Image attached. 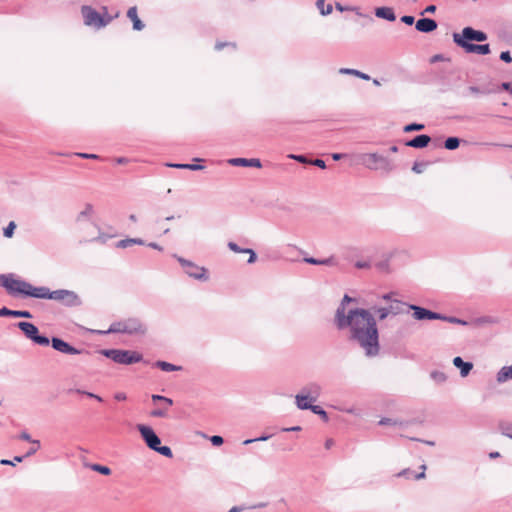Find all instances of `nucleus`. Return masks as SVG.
Instances as JSON below:
<instances>
[{"label": "nucleus", "instance_id": "f3484780", "mask_svg": "<svg viewBox=\"0 0 512 512\" xmlns=\"http://www.w3.org/2000/svg\"><path fill=\"white\" fill-rule=\"evenodd\" d=\"M416 30L422 33H430L437 28V22L431 18H421L416 22Z\"/></svg>", "mask_w": 512, "mask_h": 512}, {"label": "nucleus", "instance_id": "3c124183", "mask_svg": "<svg viewBox=\"0 0 512 512\" xmlns=\"http://www.w3.org/2000/svg\"><path fill=\"white\" fill-rule=\"evenodd\" d=\"M289 158L294 159L303 164H309L311 160H308L304 155H289Z\"/></svg>", "mask_w": 512, "mask_h": 512}, {"label": "nucleus", "instance_id": "79ce46f5", "mask_svg": "<svg viewBox=\"0 0 512 512\" xmlns=\"http://www.w3.org/2000/svg\"><path fill=\"white\" fill-rule=\"evenodd\" d=\"M379 425H399V426H405L406 423L402 422V421H397V420H394V419H391V418H382L380 421H379Z\"/></svg>", "mask_w": 512, "mask_h": 512}, {"label": "nucleus", "instance_id": "1a4fd4ad", "mask_svg": "<svg viewBox=\"0 0 512 512\" xmlns=\"http://www.w3.org/2000/svg\"><path fill=\"white\" fill-rule=\"evenodd\" d=\"M461 40L470 42V41H477V42H483L487 40V34L483 31L475 30L472 27H465L462 30V33H453V41L460 46Z\"/></svg>", "mask_w": 512, "mask_h": 512}, {"label": "nucleus", "instance_id": "4be33fe9", "mask_svg": "<svg viewBox=\"0 0 512 512\" xmlns=\"http://www.w3.org/2000/svg\"><path fill=\"white\" fill-rule=\"evenodd\" d=\"M375 15L390 22L396 20V15L391 7H378L375 9Z\"/></svg>", "mask_w": 512, "mask_h": 512}, {"label": "nucleus", "instance_id": "c756f323", "mask_svg": "<svg viewBox=\"0 0 512 512\" xmlns=\"http://www.w3.org/2000/svg\"><path fill=\"white\" fill-rule=\"evenodd\" d=\"M169 167L177 168V169H188V170H202L204 166L198 165V164H181V163H174V164H167Z\"/></svg>", "mask_w": 512, "mask_h": 512}, {"label": "nucleus", "instance_id": "9b49d317", "mask_svg": "<svg viewBox=\"0 0 512 512\" xmlns=\"http://www.w3.org/2000/svg\"><path fill=\"white\" fill-rule=\"evenodd\" d=\"M178 262L183 267L185 273L194 279L206 281L208 280L207 270L204 267H200L193 262L186 260L182 257L177 258Z\"/></svg>", "mask_w": 512, "mask_h": 512}, {"label": "nucleus", "instance_id": "58836bf2", "mask_svg": "<svg viewBox=\"0 0 512 512\" xmlns=\"http://www.w3.org/2000/svg\"><path fill=\"white\" fill-rule=\"evenodd\" d=\"M352 301H355L354 298L350 297L349 295L345 294L340 305L338 306V308L336 309V312L335 314H338V312L341 310V308L343 309V313H347L346 312V304L352 302Z\"/></svg>", "mask_w": 512, "mask_h": 512}, {"label": "nucleus", "instance_id": "4c0bfd02", "mask_svg": "<svg viewBox=\"0 0 512 512\" xmlns=\"http://www.w3.org/2000/svg\"><path fill=\"white\" fill-rule=\"evenodd\" d=\"M430 376L436 383H443L447 379L445 373L441 371H432Z\"/></svg>", "mask_w": 512, "mask_h": 512}, {"label": "nucleus", "instance_id": "4468645a", "mask_svg": "<svg viewBox=\"0 0 512 512\" xmlns=\"http://www.w3.org/2000/svg\"><path fill=\"white\" fill-rule=\"evenodd\" d=\"M459 47L463 48L467 53H476L480 55H487L490 53L489 44H474L461 40V45Z\"/></svg>", "mask_w": 512, "mask_h": 512}, {"label": "nucleus", "instance_id": "052dcab7", "mask_svg": "<svg viewBox=\"0 0 512 512\" xmlns=\"http://www.w3.org/2000/svg\"><path fill=\"white\" fill-rule=\"evenodd\" d=\"M370 262L368 261H357L355 263V267L358 268V269H367V268H370Z\"/></svg>", "mask_w": 512, "mask_h": 512}, {"label": "nucleus", "instance_id": "774afa93", "mask_svg": "<svg viewBox=\"0 0 512 512\" xmlns=\"http://www.w3.org/2000/svg\"><path fill=\"white\" fill-rule=\"evenodd\" d=\"M114 398L117 400V401H124L126 400L127 396L124 392H117L115 395H114Z\"/></svg>", "mask_w": 512, "mask_h": 512}, {"label": "nucleus", "instance_id": "5701e85b", "mask_svg": "<svg viewBox=\"0 0 512 512\" xmlns=\"http://www.w3.org/2000/svg\"><path fill=\"white\" fill-rule=\"evenodd\" d=\"M127 17L133 22V29L140 31L144 28L143 22L139 19L136 7H130L127 11Z\"/></svg>", "mask_w": 512, "mask_h": 512}, {"label": "nucleus", "instance_id": "e433bc0d", "mask_svg": "<svg viewBox=\"0 0 512 512\" xmlns=\"http://www.w3.org/2000/svg\"><path fill=\"white\" fill-rule=\"evenodd\" d=\"M439 320L446 321L453 324H459V325H468V322L453 316H445L442 315V318H439Z\"/></svg>", "mask_w": 512, "mask_h": 512}, {"label": "nucleus", "instance_id": "f03ea898", "mask_svg": "<svg viewBox=\"0 0 512 512\" xmlns=\"http://www.w3.org/2000/svg\"><path fill=\"white\" fill-rule=\"evenodd\" d=\"M81 14L84 24L96 29L106 27L114 18L113 16L109 15L106 6H103L101 12H98L91 6L83 5L81 7Z\"/></svg>", "mask_w": 512, "mask_h": 512}, {"label": "nucleus", "instance_id": "603ef678", "mask_svg": "<svg viewBox=\"0 0 512 512\" xmlns=\"http://www.w3.org/2000/svg\"><path fill=\"white\" fill-rule=\"evenodd\" d=\"M336 264H337V262L333 256L326 258V259H321V261H320V265H325V266H334Z\"/></svg>", "mask_w": 512, "mask_h": 512}, {"label": "nucleus", "instance_id": "6ab92c4d", "mask_svg": "<svg viewBox=\"0 0 512 512\" xmlns=\"http://www.w3.org/2000/svg\"><path fill=\"white\" fill-rule=\"evenodd\" d=\"M431 141L430 136L426 134L417 135L413 139L407 141L405 143L406 146L412 147V148H424L426 147Z\"/></svg>", "mask_w": 512, "mask_h": 512}, {"label": "nucleus", "instance_id": "6e6d98bb", "mask_svg": "<svg viewBox=\"0 0 512 512\" xmlns=\"http://www.w3.org/2000/svg\"><path fill=\"white\" fill-rule=\"evenodd\" d=\"M401 22L405 23L406 25H412L415 21L414 17L411 15H404L400 18Z\"/></svg>", "mask_w": 512, "mask_h": 512}, {"label": "nucleus", "instance_id": "680f3d73", "mask_svg": "<svg viewBox=\"0 0 512 512\" xmlns=\"http://www.w3.org/2000/svg\"><path fill=\"white\" fill-rule=\"evenodd\" d=\"M303 261L305 263H308V264H311V265H320V259H316V258H313V257H305L303 259Z\"/></svg>", "mask_w": 512, "mask_h": 512}, {"label": "nucleus", "instance_id": "423d86ee", "mask_svg": "<svg viewBox=\"0 0 512 512\" xmlns=\"http://www.w3.org/2000/svg\"><path fill=\"white\" fill-rule=\"evenodd\" d=\"M101 353L118 364L129 365L138 363L142 360V355L136 351L120 350V349H106Z\"/></svg>", "mask_w": 512, "mask_h": 512}, {"label": "nucleus", "instance_id": "6e6552de", "mask_svg": "<svg viewBox=\"0 0 512 512\" xmlns=\"http://www.w3.org/2000/svg\"><path fill=\"white\" fill-rule=\"evenodd\" d=\"M15 326L19 328L24 333V335L34 343L41 346L49 345L50 340L48 337L39 335V330L33 323L21 321L16 323Z\"/></svg>", "mask_w": 512, "mask_h": 512}, {"label": "nucleus", "instance_id": "de8ad7c7", "mask_svg": "<svg viewBox=\"0 0 512 512\" xmlns=\"http://www.w3.org/2000/svg\"><path fill=\"white\" fill-rule=\"evenodd\" d=\"M376 268L381 272H389V260L385 259L375 264Z\"/></svg>", "mask_w": 512, "mask_h": 512}, {"label": "nucleus", "instance_id": "72a5a7b5", "mask_svg": "<svg viewBox=\"0 0 512 512\" xmlns=\"http://www.w3.org/2000/svg\"><path fill=\"white\" fill-rule=\"evenodd\" d=\"M68 393H70V394H71V393L82 394V395H86V396H88V397H90V398H94V399H96V400H97V401H99V402H102V401H103L102 397H100L99 395H96V394H94V393L87 392V391H84V390H81V389H78V388H70V389L68 390Z\"/></svg>", "mask_w": 512, "mask_h": 512}, {"label": "nucleus", "instance_id": "2f4dec72", "mask_svg": "<svg viewBox=\"0 0 512 512\" xmlns=\"http://www.w3.org/2000/svg\"><path fill=\"white\" fill-rule=\"evenodd\" d=\"M460 145V139L457 137H448L444 142V147L447 150H455Z\"/></svg>", "mask_w": 512, "mask_h": 512}, {"label": "nucleus", "instance_id": "9d476101", "mask_svg": "<svg viewBox=\"0 0 512 512\" xmlns=\"http://www.w3.org/2000/svg\"><path fill=\"white\" fill-rule=\"evenodd\" d=\"M50 300L61 302L62 304L73 307L81 304L79 296L74 292L66 289L51 291Z\"/></svg>", "mask_w": 512, "mask_h": 512}, {"label": "nucleus", "instance_id": "39448f33", "mask_svg": "<svg viewBox=\"0 0 512 512\" xmlns=\"http://www.w3.org/2000/svg\"><path fill=\"white\" fill-rule=\"evenodd\" d=\"M147 331L145 324L139 318H127L110 325L107 333H123L128 335H144Z\"/></svg>", "mask_w": 512, "mask_h": 512}, {"label": "nucleus", "instance_id": "412c9836", "mask_svg": "<svg viewBox=\"0 0 512 512\" xmlns=\"http://www.w3.org/2000/svg\"><path fill=\"white\" fill-rule=\"evenodd\" d=\"M422 469V472L420 473H414L410 468H405L403 470H401L400 472H398L395 476L398 477V478H401V477H404V478H411V477H414L416 480H420V479H424L425 478V470H426V465H421L420 467Z\"/></svg>", "mask_w": 512, "mask_h": 512}, {"label": "nucleus", "instance_id": "ea45409f", "mask_svg": "<svg viewBox=\"0 0 512 512\" xmlns=\"http://www.w3.org/2000/svg\"><path fill=\"white\" fill-rule=\"evenodd\" d=\"M500 430L503 435L512 439V424L511 423H501Z\"/></svg>", "mask_w": 512, "mask_h": 512}, {"label": "nucleus", "instance_id": "7ed1b4c3", "mask_svg": "<svg viewBox=\"0 0 512 512\" xmlns=\"http://www.w3.org/2000/svg\"><path fill=\"white\" fill-rule=\"evenodd\" d=\"M1 278V287H3L6 292L14 297H27L28 289L30 288V283L21 279L14 273L8 274H0Z\"/></svg>", "mask_w": 512, "mask_h": 512}, {"label": "nucleus", "instance_id": "7c9ffc66", "mask_svg": "<svg viewBox=\"0 0 512 512\" xmlns=\"http://www.w3.org/2000/svg\"><path fill=\"white\" fill-rule=\"evenodd\" d=\"M307 410H311L314 414H317L321 417V419L325 422L329 420L327 412L318 405H310V407Z\"/></svg>", "mask_w": 512, "mask_h": 512}, {"label": "nucleus", "instance_id": "c9c22d12", "mask_svg": "<svg viewBox=\"0 0 512 512\" xmlns=\"http://www.w3.org/2000/svg\"><path fill=\"white\" fill-rule=\"evenodd\" d=\"M155 452L167 457V458H172L173 457V453H172V450L170 447L168 446H161L158 445L156 449H154Z\"/></svg>", "mask_w": 512, "mask_h": 512}, {"label": "nucleus", "instance_id": "bf43d9fd", "mask_svg": "<svg viewBox=\"0 0 512 512\" xmlns=\"http://www.w3.org/2000/svg\"><path fill=\"white\" fill-rule=\"evenodd\" d=\"M500 59L504 62H511L512 61V57L510 56V52L509 51H503L501 52L500 54Z\"/></svg>", "mask_w": 512, "mask_h": 512}, {"label": "nucleus", "instance_id": "4d7b16f0", "mask_svg": "<svg viewBox=\"0 0 512 512\" xmlns=\"http://www.w3.org/2000/svg\"><path fill=\"white\" fill-rule=\"evenodd\" d=\"M309 164H311V165H315V166H317V167H319V168H321V169H325V168H326V164H325V162H324L322 159H314V160H311V161L309 162Z\"/></svg>", "mask_w": 512, "mask_h": 512}, {"label": "nucleus", "instance_id": "49530a36", "mask_svg": "<svg viewBox=\"0 0 512 512\" xmlns=\"http://www.w3.org/2000/svg\"><path fill=\"white\" fill-rule=\"evenodd\" d=\"M15 318H32V314L27 310H13V316Z\"/></svg>", "mask_w": 512, "mask_h": 512}, {"label": "nucleus", "instance_id": "c03bdc74", "mask_svg": "<svg viewBox=\"0 0 512 512\" xmlns=\"http://www.w3.org/2000/svg\"><path fill=\"white\" fill-rule=\"evenodd\" d=\"M424 127L425 126L423 124L411 123V124L406 125L403 128V131L406 132V133L412 132V131H420V130H423Z\"/></svg>", "mask_w": 512, "mask_h": 512}, {"label": "nucleus", "instance_id": "cd10ccee", "mask_svg": "<svg viewBox=\"0 0 512 512\" xmlns=\"http://www.w3.org/2000/svg\"><path fill=\"white\" fill-rule=\"evenodd\" d=\"M32 447L27 451V453L24 456H15L14 460L18 463L22 462L25 457L32 456L35 454L38 449L40 448V441L39 440H33L32 441Z\"/></svg>", "mask_w": 512, "mask_h": 512}, {"label": "nucleus", "instance_id": "c85d7f7f", "mask_svg": "<svg viewBox=\"0 0 512 512\" xmlns=\"http://www.w3.org/2000/svg\"><path fill=\"white\" fill-rule=\"evenodd\" d=\"M155 366L165 372L180 371L182 369L181 366H176L166 361H157Z\"/></svg>", "mask_w": 512, "mask_h": 512}, {"label": "nucleus", "instance_id": "8fccbe9b", "mask_svg": "<svg viewBox=\"0 0 512 512\" xmlns=\"http://www.w3.org/2000/svg\"><path fill=\"white\" fill-rule=\"evenodd\" d=\"M426 167V163H419V162H415L413 167H412V171L417 173V174H420L424 171Z\"/></svg>", "mask_w": 512, "mask_h": 512}, {"label": "nucleus", "instance_id": "338daca9", "mask_svg": "<svg viewBox=\"0 0 512 512\" xmlns=\"http://www.w3.org/2000/svg\"><path fill=\"white\" fill-rule=\"evenodd\" d=\"M76 155L79 157L85 158V159H97L98 158V155H96V154L77 153Z\"/></svg>", "mask_w": 512, "mask_h": 512}, {"label": "nucleus", "instance_id": "5fc2aeb1", "mask_svg": "<svg viewBox=\"0 0 512 512\" xmlns=\"http://www.w3.org/2000/svg\"><path fill=\"white\" fill-rule=\"evenodd\" d=\"M13 310L8 309L7 307L0 308V317H12Z\"/></svg>", "mask_w": 512, "mask_h": 512}, {"label": "nucleus", "instance_id": "f8f14e48", "mask_svg": "<svg viewBox=\"0 0 512 512\" xmlns=\"http://www.w3.org/2000/svg\"><path fill=\"white\" fill-rule=\"evenodd\" d=\"M137 429L140 432L146 445L151 450L154 451V449H156L157 446L161 444L160 438L158 437V435L154 432V430L151 427L143 425V424H138Z\"/></svg>", "mask_w": 512, "mask_h": 512}, {"label": "nucleus", "instance_id": "864d4df0", "mask_svg": "<svg viewBox=\"0 0 512 512\" xmlns=\"http://www.w3.org/2000/svg\"><path fill=\"white\" fill-rule=\"evenodd\" d=\"M210 441L211 443L214 445V446H220L223 444L224 440L221 436L219 435H214L210 438Z\"/></svg>", "mask_w": 512, "mask_h": 512}, {"label": "nucleus", "instance_id": "09e8293b", "mask_svg": "<svg viewBox=\"0 0 512 512\" xmlns=\"http://www.w3.org/2000/svg\"><path fill=\"white\" fill-rule=\"evenodd\" d=\"M228 248L235 252V253H246V251H248V248H240L236 243L234 242H229L228 243Z\"/></svg>", "mask_w": 512, "mask_h": 512}, {"label": "nucleus", "instance_id": "a211bd4d", "mask_svg": "<svg viewBox=\"0 0 512 512\" xmlns=\"http://www.w3.org/2000/svg\"><path fill=\"white\" fill-rule=\"evenodd\" d=\"M228 162L232 166L256 167V168H260L262 166L260 160L256 159V158H252V159L232 158Z\"/></svg>", "mask_w": 512, "mask_h": 512}, {"label": "nucleus", "instance_id": "20e7f679", "mask_svg": "<svg viewBox=\"0 0 512 512\" xmlns=\"http://www.w3.org/2000/svg\"><path fill=\"white\" fill-rule=\"evenodd\" d=\"M322 393V386L317 382H310L303 386L295 396L298 409L307 410L313 402H316Z\"/></svg>", "mask_w": 512, "mask_h": 512}, {"label": "nucleus", "instance_id": "f704fd0d", "mask_svg": "<svg viewBox=\"0 0 512 512\" xmlns=\"http://www.w3.org/2000/svg\"><path fill=\"white\" fill-rule=\"evenodd\" d=\"M89 467L93 470V471H96V472H99L103 475H110L111 474V469L107 466H103V465H100V464H91L89 465Z\"/></svg>", "mask_w": 512, "mask_h": 512}, {"label": "nucleus", "instance_id": "dca6fc26", "mask_svg": "<svg viewBox=\"0 0 512 512\" xmlns=\"http://www.w3.org/2000/svg\"><path fill=\"white\" fill-rule=\"evenodd\" d=\"M51 290L46 286H33L30 283V288L28 289L27 297L38 298V299H50Z\"/></svg>", "mask_w": 512, "mask_h": 512}, {"label": "nucleus", "instance_id": "a18cd8bd", "mask_svg": "<svg viewBox=\"0 0 512 512\" xmlns=\"http://www.w3.org/2000/svg\"><path fill=\"white\" fill-rule=\"evenodd\" d=\"M168 409L167 408H157L150 412L152 417L156 418H164L167 416Z\"/></svg>", "mask_w": 512, "mask_h": 512}, {"label": "nucleus", "instance_id": "f257e3e1", "mask_svg": "<svg viewBox=\"0 0 512 512\" xmlns=\"http://www.w3.org/2000/svg\"><path fill=\"white\" fill-rule=\"evenodd\" d=\"M334 322L339 330L349 329L351 341L356 342L367 357H375L380 352L379 333L376 320L370 311L363 308L343 309L335 314Z\"/></svg>", "mask_w": 512, "mask_h": 512}, {"label": "nucleus", "instance_id": "bb28decb", "mask_svg": "<svg viewBox=\"0 0 512 512\" xmlns=\"http://www.w3.org/2000/svg\"><path fill=\"white\" fill-rule=\"evenodd\" d=\"M134 244L143 245L144 241L140 238H127V239L118 241L116 246L118 248H127Z\"/></svg>", "mask_w": 512, "mask_h": 512}, {"label": "nucleus", "instance_id": "473e14b6", "mask_svg": "<svg viewBox=\"0 0 512 512\" xmlns=\"http://www.w3.org/2000/svg\"><path fill=\"white\" fill-rule=\"evenodd\" d=\"M316 6L317 8L320 10V13L324 16L326 15H329L331 14L332 12V5L331 4H328L326 7H325V0H317L316 1Z\"/></svg>", "mask_w": 512, "mask_h": 512}, {"label": "nucleus", "instance_id": "a878e982", "mask_svg": "<svg viewBox=\"0 0 512 512\" xmlns=\"http://www.w3.org/2000/svg\"><path fill=\"white\" fill-rule=\"evenodd\" d=\"M339 73L345 75H353L363 80H370V76L368 74L352 68H340Z\"/></svg>", "mask_w": 512, "mask_h": 512}, {"label": "nucleus", "instance_id": "13d9d810", "mask_svg": "<svg viewBox=\"0 0 512 512\" xmlns=\"http://www.w3.org/2000/svg\"><path fill=\"white\" fill-rule=\"evenodd\" d=\"M270 438V436H261V437H258V438H255V439H247L243 442L244 445H248V444H251L253 442H256V441H266Z\"/></svg>", "mask_w": 512, "mask_h": 512}, {"label": "nucleus", "instance_id": "ddd939ff", "mask_svg": "<svg viewBox=\"0 0 512 512\" xmlns=\"http://www.w3.org/2000/svg\"><path fill=\"white\" fill-rule=\"evenodd\" d=\"M409 309L413 311V317L416 320H439V318H442V314L430 311L417 305L411 304L409 305Z\"/></svg>", "mask_w": 512, "mask_h": 512}, {"label": "nucleus", "instance_id": "b1692460", "mask_svg": "<svg viewBox=\"0 0 512 512\" xmlns=\"http://www.w3.org/2000/svg\"><path fill=\"white\" fill-rule=\"evenodd\" d=\"M509 379H512V365L503 366L496 375V380L498 383H504Z\"/></svg>", "mask_w": 512, "mask_h": 512}, {"label": "nucleus", "instance_id": "69168bd1", "mask_svg": "<svg viewBox=\"0 0 512 512\" xmlns=\"http://www.w3.org/2000/svg\"><path fill=\"white\" fill-rule=\"evenodd\" d=\"M19 438L21 440L28 441V442H31V443L33 441V439H31L30 434L28 432H26V431L21 432L20 435H19Z\"/></svg>", "mask_w": 512, "mask_h": 512}, {"label": "nucleus", "instance_id": "a19ab883", "mask_svg": "<svg viewBox=\"0 0 512 512\" xmlns=\"http://www.w3.org/2000/svg\"><path fill=\"white\" fill-rule=\"evenodd\" d=\"M16 228V224L14 221H11L4 229H3V235L6 238H11L14 234V230Z\"/></svg>", "mask_w": 512, "mask_h": 512}, {"label": "nucleus", "instance_id": "0eeeda50", "mask_svg": "<svg viewBox=\"0 0 512 512\" xmlns=\"http://www.w3.org/2000/svg\"><path fill=\"white\" fill-rule=\"evenodd\" d=\"M362 164L370 170H383L387 173L394 170L395 166L387 157L378 153H367L361 155Z\"/></svg>", "mask_w": 512, "mask_h": 512}, {"label": "nucleus", "instance_id": "393cba45", "mask_svg": "<svg viewBox=\"0 0 512 512\" xmlns=\"http://www.w3.org/2000/svg\"><path fill=\"white\" fill-rule=\"evenodd\" d=\"M374 312L378 315L379 320L386 319L389 314L397 315L399 313L398 310H393V305H390L389 307L374 308Z\"/></svg>", "mask_w": 512, "mask_h": 512}, {"label": "nucleus", "instance_id": "0e129e2a", "mask_svg": "<svg viewBox=\"0 0 512 512\" xmlns=\"http://www.w3.org/2000/svg\"><path fill=\"white\" fill-rule=\"evenodd\" d=\"M336 9L340 12L343 11H356V7H343L340 3H336Z\"/></svg>", "mask_w": 512, "mask_h": 512}, {"label": "nucleus", "instance_id": "aec40b11", "mask_svg": "<svg viewBox=\"0 0 512 512\" xmlns=\"http://www.w3.org/2000/svg\"><path fill=\"white\" fill-rule=\"evenodd\" d=\"M453 364L455 367L460 369V375L462 377H466L473 368V364L471 362H465L460 356L453 359Z\"/></svg>", "mask_w": 512, "mask_h": 512}, {"label": "nucleus", "instance_id": "37998d69", "mask_svg": "<svg viewBox=\"0 0 512 512\" xmlns=\"http://www.w3.org/2000/svg\"><path fill=\"white\" fill-rule=\"evenodd\" d=\"M93 213V206L91 204H86L83 211H81L77 216V221H80L83 217H88Z\"/></svg>", "mask_w": 512, "mask_h": 512}, {"label": "nucleus", "instance_id": "e2e57ef3", "mask_svg": "<svg viewBox=\"0 0 512 512\" xmlns=\"http://www.w3.org/2000/svg\"><path fill=\"white\" fill-rule=\"evenodd\" d=\"M246 253H248L250 255L249 259H248V263L249 264L254 263L257 259L256 253L250 248H248V251H246Z\"/></svg>", "mask_w": 512, "mask_h": 512}, {"label": "nucleus", "instance_id": "2eb2a0df", "mask_svg": "<svg viewBox=\"0 0 512 512\" xmlns=\"http://www.w3.org/2000/svg\"><path fill=\"white\" fill-rule=\"evenodd\" d=\"M51 343L52 347L61 353L72 355L81 353L80 350L76 349L75 347L71 346L69 343L65 342L60 338L53 337Z\"/></svg>", "mask_w": 512, "mask_h": 512}]
</instances>
